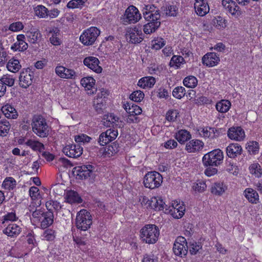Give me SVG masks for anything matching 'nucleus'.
<instances>
[{"mask_svg":"<svg viewBox=\"0 0 262 262\" xmlns=\"http://www.w3.org/2000/svg\"><path fill=\"white\" fill-rule=\"evenodd\" d=\"M31 127L33 132L40 138L47 137L49 134L50 127L46 119L41 115L33 117Z\"/></svg>","mask_w":262,"mask_h":262,"instance_id":"obj_1","label":"nucleus"},{"mask_svg":"<svg viewBox=\"0 0 262 262\" xmlns=\"http://www.w3.org/2000/svg\"><path fill=\"white\" fill-rule=\"evenodd\" d=\"M223 152L217 148L205 154L202 158V163L205 167H216L223 162Z\"/></svg>","mask_w":262,"mask_h":262,"instance_id":"obj_2","label":"nucleus"},{"mask_svg":"<svg viewBox=\"0 0 262 262\" xmlns=\"http://www.w3.org/2000/svg\"><path fill=\"white\" fill-rule=\"evenodd\" d=\"M140 233L142 240L148 244H155L160 234L158 227L152 224L145 225L141 229Z\"/></svg>","mask_w":262,"mask_h":262,"instance_id":"obj_3","label":"nucleus"},{"mask_svg":"<svg viewBox=\"0 0 262 262\" xmlns=\"http://www.w3.org/2000/svg\"><path fill=\"white\" fill-rule=\"evenodd\" d=\"M163 182V177L158 172L151 171L148 172L144 177L143 185L145 187L150 189L159 188Z\"/></svg>","mask_w":262,"mask_h":262,"instance_id":"obj_4","label":"nucleus"},{"mask_svg":"<svg viewBox=\"0 0 262 262\" xmlns=\"http://www.w3.org/2000/svg\"><path fill=\"white\" fill-rule=\"evenodd\" d=\"M92 224V217L85 209H81L77 213L75 224L77 228L81 231H86Z\"/></svg>","mask_w":262,"mask_h":262,"instance_id":"obj_5","label":"nucleus"},{"mask_svg":"<svg viewBox=\"0 0 262 262\" xmlns=\"http://www.w3.org/2000/svg\"><path fill=\"white\" fill-rule=\"evenodd\" d=\"M100 34V31L96 27H91L84 30L80 36L79 40L84 46L94 44Z\"/></svg>","mask_w":262,"mask_h":262,"instance_id":"obj_6","label":"nucleus"},{"mask_svg":"<svg viewBox=\"0 0 262 262\" xmlns=\"http://www.w3.org/2000/svg\"><path fill=\"white\" fill-rule=\"evenodd\" d=\"M185 212V206L183 202L174 201L171 206L165 208L164 212L170 213L175 219H180L183 217Z\"/></svg>","mask_w":262,"mask_h":262,"instance_id":"obj_7","label":"nucleus"},{"mask_svg":"<svg viewBox=\"0 0 262 262\" xmlns=\"http://www.w3.org/2000/svg\"><path fill=\"white\" fill-rule=\"evenodd\" d=\"M188 250L186 239L183 236L178 237L173 244V251L176 255L180 257L185 256Z\"/></svg>","mask_w":262,"mask_h":262,"instance_id":"obj_8","label":"nucleus"},{"mask_svg":"<svg viewBox=\"0 0 262 262\" xmlns=\"http://www.w3.org/2000/svg\"><path fill=\"white\" fill-rule=\"evenodd\" d=\"M126 37L127 39L132 43H138L141 42L144 38L141 27L129 28L126 30Z\"/></svg>","mask_w":262,"mask_h":262,"instance_id":"obj_9","label":"nucleus"},{"mask_svg":"<svg viewBox=\"0 0 262 262\" xmlns=\"http://www.w3.org/2000/svg\"><path fill=\"white\" fill-rule=\"evenodd\" d=\"M73 173L80 179H86L95 171V167L91 164L82 165L74 168Z\"/></svg>","mask_w":262,"mask_h":262,"instance_id":"obj_10","label":"nucleus"},{"mask_svg":"<svg viewBox=\"0 0 262 262\" xmlns=\"http://www.w3.org/2000/svg\"><path fill=\"white\" fill-rule=\"evenodd\" d=\"M143 14L146 20H156L160 18L159 11L153 5H148L143 9Z\"/></svg>","mask_w":262,"mask_h":262,"instance_id":"obj_11","label":"nucleus"},{"mask_svg":"<svg viewBox=\"0 0 262 262\" xmlns=\"http://www.w3.org/2000/svg\"><path fill=\"white\" fill-rule=\"evenodd\" d=\"M63 152L70 158H77L82 155L83 148L79 144H69L63 148Z\"/></svg>","mask_w":262,"mask_h":262,"instance_id":"obj_12","label":"nucleus"},{"mask_svg":"<svg viewBox=\"0 0 262 262\" xmlns=\"http://www.w3.org/2000/svg\"><path fill=\"white\" fill-rule=\"evenodd\" d=\"M125 16L126 22L136 23L141 18L138 9L134 6H129L125 11Z\"/></svg>","mask_w":262,"mask_h":262,"instance_id":"obj_13","label":"nucleus"},{"mask_svg":"<svg viewBox=\"0 0 262 262\" xmlns=\"http://www.w3.org/2000/svg\"><path fill=\"white\" fill-rule=\"evenodd\" d=\"M222 5L227 12L237 17L241 14L239 7L232 0H223Z\"/></svg>","mask_w":262,"mask_h":262,"instance_id":"obj_14","label":"nucleus"},{"mask_svg":"<svg viewBox=\"0 0 262 262\" xmlns=\"http://www.w3.org/2000/svg\"><path fill=\"white\" fill-rule=\"evenodd\" d=\"M194 8L195 13L200 16L206 15L210 10L207 0H195Z\"/></svg>","mask_w":262,"mask_h":262,"instance_id":"obj_15","label":"nucleus"},{"mask_svg":"<svg viewBox=\"0 0 262 262\" xmlns=\"http://www.w3.org/2000/svg\"><path fill=\"white\" fill-rule=\"evenodd\" d=\"M204 146V142L199 139L190 140L186 144L185 150L189 153L198 152L201 151Z\"/></svg>","mask_w":262,"mask_h":262,"instance_id":"obj_16","label":"nucleus"},{"mask_svg":"<svg viewBox=\"0 0 262 262\" xmlns=\"http://www.w3.org/2000/svg\"><path fill=\"white\" fill-rule=\"evenodd\" d=\"M229 138L232 140L241 141L244 140L245 134L241 127H232L229 129L227 133Z\"/></svg>","mask_w":262,"mask_h":262,"instance_id":"obj_17","label":"nucleus"},{"mask_svg":"<svg viewBox=\"0 0 262 262\" xmlns=\"http://www.w3.org/2000/svg\"><path fill=\"white\" fill-rule=\"evenodd\" d=\"M99 59L93 56L85 57L83 60L84 64L96 73H100L102 70V68L99 65Z\"/></svg>","mask_w":262,"mask_h":262,"instance_id":"obj_18","label":"nucleus"},{"mask_svg":"<svg viewBox=\"0 0 262 262\" xmlns=\"http://www.w3.org/2000/svg\"><path fill=\"white\" fill-rule=\"evenodd\" d=\"M33 74L30 71H23L20 73L19 84L20 87L26 89L32 83Z\"/></svg>","mask_w":262,"mask_h":262,"instance_id":"obj_19","label":"nucleus"},{"mask_svg":"<svg viewBox=\"0 0 262 262\" xmlns=\"http://www.w3.org/2000/svg\"><path fill=\"white\" fill-rule=\"evenodd\" d=\"M55 73L62 78L75 79L76 77V73L73 70L66 68L61 66L56 67Z\"/></svg>","mask_w":262,"mask_h":262,"instance_id":"obj_20","label":"nucleus"},{"mask_svg":"<svg viewBox=\"0 0 262 262\" xmlns=\"http://www.w3.org/2000/svg\"><path fill=\"white\" fill-rule=\"evenodd\" d=\"M226 150L229 158L234 159L242 154L243 148L238 143H233L226 147Z\"/></svg>","mask_w":262,"mask_h":262,"instance_id":"obj_21","label":"nucleus"},{"mask_svg":"<svg viewBox=\"0 0 262 262\" xmlns=\"http://www.w3.org/2000/svg\"><path fill=\"white\" fill-rule=\"evenodd\" d=\"M220 61L219 55L213 52L208 53L202 57L203 64L208 67L215 66Z\"/></svg>","mask_w":262,"mask_h":262,"instance_id":"obj_22","label":"nucleus"},{"mask_svg":"<svg viewBox=\"0 0 262 262\" xmlns=\"http://www.w3.org/2000/svg\"><path fill=\"white\" fill-rule=\"evenodd\" d=\"M17 41L11 46V49L15 51H24L27 49L28 43L25 41V36L24 34H19L16 37Z\"/></svg>","mask_w":262,"mask_h":262,"instance_id":"obj_23","label":"nucleus"},{"mask_svg":"<svg viewBox=\"0 0 262 262\" xmlns=\"http://www.w3.org/2000/svg\"><path fill=\"white\" fill-rule=\"evenodd\" d=\"M64 199L67 203L76 204L82 203V200L79 194L72 190H67L64 193Z\"/></svg>","mask_w":262,"mask_h":262,"instance_id":"obj_24","label":"nucleus"},{"mask_svg":"<svg viewBox=\"0 0 262 262\" xmlns=\"http://www.w3.org/2000/svg\"><path fill=\"white\" fill-rule=\"evenodd\" d=\"M119 118L114 114H110L104 116L102 122L103 124L106 127H121L119 124Z\"/></svg>","mask_w":262,"mask_h":262,"instance_id":"obj_25","label":"nucleus"},{"mask_svg":"<svg viewBox=\"0 0 262 262\" xmlns=\"http://www.w3.org/2000/svg\"><path fill=\"white\" fill-rule=\"evenodd\" d=\"M168 206L163 201L161 197L154 196L150 199V208L155 210L165 211V208H167Z\"/></svg>","mask_w":262,"mask_h":262,"instance_id":"obj_26","label":"nucleus"},{"mask_svg":"<svg viewBox=\"0 0 262 262\" xmlns=\"http://www.w3.org/2000/svg\"><path fill=\"white\" fill-rule=\"evenodd\" d=\"M21 228L15 224H10L3 230V233L8 236L16 237L21 232Z\"/></svg>","mask_w":262,"mask_h":262,"instance_id":"obj_27","label":"nucleus"},{"mask_svg":"<svg viewBox=\"0 0 262 262\" xmlns=\"http://www.w3.org/2000/svg\"><path fill=\"white\" fill-rule=\"evenodd\" d=\"M244 195L248 201L252 204H256L259 201V195L255 190L247 188L244 191Z\"/></svg>","mask_w":262,"mask_h":262,"instance_id":"obj_28","label":"nucleus"},{"mask_svg":"<svg viewBox=\"0 0 262 262\" xmlns=\"http://www.w3.org/2000/svg\"><path fill=\"white\" fill-rule=\"evenodd\" d=\"M215 131L214 128L210 127H200L197 132L200 137L204 138H214L215 137Z\"/></svg>","mask_w":262,"mask_h":262,"instance_id":"obj_29","label":"nucleus"},{"mask_svg":"<svg viewBox=\"0 0 262 262\" xmlns=\"http://www.w3.org/2000/svg\"><path fill=\"white\" fill-rule=\"evenodd\" d=\"M53 213L51 211L45 212L39 221L40 226L42 229H46L51 225L53 223Z\"/></svg>","mask_w":262,"mask_h":262,"instance_id":"obj_30","label":"nucleus"},{"mask_svg":"<svg viewBox=\"0 0 262 262\" xmlns=\"http://www.w3.org/2000/svg\"><path fill=\"white\" fill-rule=\"evenodd\" d=\"M149 22L144 25L143 31L146 34L155 32L160 26L161 23L159 20H148Z\"/></svg>","mask_w":262,"mask_h":262,"instance_id":"obj_31","label":"nucleus"},{"mask_svg":"<svg viewBox=\"0 0 262 262\" xmlns=\"http://www.w3.org/2000/svg\"><path fill=\"white\" fill-rule=\"evenodd\" d=\"M124 108L130 116L139 115L142 112L139 106L129 102H127L124 104Z\"/></svg>","mask_w":262,"mask_h":262,"instance_id":"obj_32","label":"nucleus"},{"mask_svg":"<svg viewBox=\"0 0 262 262\" xmlns=\"http://www.w3.org/2000/svg\"><path fill=\"white\" fill-rule=\"evenodd\" d=\"M81 84L87 90H90V94H93V89H95V80L92 77H86L82 78L80 80Z\"/></svg>","mask_w":262,"mask_h":262,"instance_id":"obj_33","label":"nucleus"},{"mask_svg":"<svg viewBox=\"0 0 262 262\" xmlns=\"http://www.w3.org/2000/svg\"><path fill=\"white\" fill-rule=\"evenodd\" d=\"M1 110L5 116L8 118L15 119L16 118L18 115L14 107L9 104H6L3 106Z\"/></svg>","mask_w":262,"mask_h":262,"instance_id":"obj_34","label":"nucleus"},{"mask_svg":"<svg viewBox=\"0 0 262 262\" xmlns=\"http://www.w3.org/2000/svg\"><path fill=\"white\" fill-rule=\"evenodd\" d=\"M174 137L180 143L184 144L191 138V135L186 129H181L175 134Z\"/></svg>","mask_w":262,"mask_h":262,"instance_id":"obj_35","label":"nucleus"},{"mask_svg":"<svg viewBox=\"0 0 262 262\" xmlns=\"http://www.w3.org/2000/svg\"><path fill=\"white\" fill-rule=\"evenodd\" d=\"M155 82V78L153 77H144L139 80L138 85L143 89L151 88L154 85Z\"/></svg>","mask_w":262,"mask_h":262,"instance_id":"obj_36","label":"nucleus"},{"mask_svg":"<svg viewBox=\"0 0 262 262\" xmlns=\"http://www.w3.org/2000/svg\"><path fill=\"white\" fill-rule=\"evenodd\" d=\"M249 172L255 178H259L262 176V167L257 162L251 164L248 168Z\"/></svg>","mask_w":262,"mask_h":262,"instance_id":"obj_37","label":"nucleus"},{"mask_svg":"<svg viewBox=\"0 0 262 262\" xmlns=\"http://www.w3.org/2000/svg\"><path fill=\"white\" fill-rule=\"evenodd\" d=\"M26 145L35 151L41 152L45 149V146L42 143L32 139H28L26 143Z\"/></svg>","mask_w":262,"mask_h":262,"instance_id":"obj_38","label":"nucleus"},{"mask_svg":"<svg viewBox=\"0 0 262 262\" xmlns=\"http://www.w3.org/2000/svg\"><path fill=\"white\" fill-rule=\"evenodd\" d=\"M227 188V187L223 182H216L212 186L211 191L215 195H221L225 192Z\"/></svg>","mask_w":262,"mask_h":262,"instance_id":"obj_39","label":"nucleus"},{"mask_svg":"<svg viewBox=\"0 0 262 262\" xmlns=\"http://www.w3.org/2000/svg\"><path fill=\"white\" fill-rule=\"evenodd\" d=\"M231 106V102L229 100L223 99L216 103L215 107L218 112L225 113L229 110Z\"/></svg>","mask_w":262,"mask_h":262,"instance_id":"obj_40","label":"nucleus"},{"mask_svg":"<svg viewBox=\"0 0 262 262\" xmlns=\"http://www.w3.org/2000/svg\"><path fill=\"white\" fill-rule=\"evenodd\" d=\"M51 36L50 37V42L54 46H58L61 43L60 39H59L60 30L57 28H53L50 31Z\"/></svg>","mask_w":262,"mask_h":262,"instance_id":"obj_41","label":"nucleus"},{"mask_svg":"<svg viewBox=\"0 0 262 262\" xmlns=\"http://www.w3.org/2000/svg\"><path fill=\"white\" fill-rule=\"evenodd\" d=\"M118 144L116 142H114L112 144H110L105 147L103 154L105 157H110L118 152Z\"/></svg>","mask_w":262,"mask_h":262,"instance_id":"obj_42","label":"nucleus"},{"mask_svg":"<svg viewBox=\"0 0 262 262\" xmlns=\"http://www.w3.org/2000/svg\"><path fill=\"white\" fill-rule=\"evenodd\" d=\"M212 24L216 29L221 30L226 27L227 20L221 16H217L212 20Z\"/></svg>","mask_w":262,"mask_h":262,"instance_id":"obj_43","label":"nucleus"},{"mask_svg":"<svg viewBox=\"0 0 262 262\" xmlns=\"http://www.w3.org/2000/svg\"><path fill=\"white\" fill-rule=\"evenodd\" d=\"M185 62L184 58L181 56L173 55L169 62V66L174 67L175 69L180 68L182 64H184Z\"/></svg>","mask_w":262,"mask_h":262,"instance_id":"obj_44","label":"nucleus"},{"mask_svg":"<svg viewBox=\"0 0 262 262\" xmlns=\"http://www.w3.org/2000/svg\"><path fill=\"white\" fill-rule=\"evenodd\" d=\"M21 68V65L18 60L12 58L10 59L7 63V69L13 73H15L18 71Z\"/></svg>","mask_w":262,"mask_h":262,"instance_id":"obj_45","label":"nucleus"},{"mask_svg":"<svg viewBox=\"0 0 262 262\" xmlns=\"http://www.w3.org/2000/svg\"><path fill=\"white\" fill-rule=\"evenodd\" d=\"M46 206L48 211L53 212L54 210L55 211H59L61 209V205L59 202L57 201L50 200L46 202Z\"/></svg>","mask_w":262,"mask_h":262,"instance_id":"obj_46","label":"nucleus"},{"mask_svg":"<svg viewBox=\"0 0 262 262\" xmlns=\"http://www.w3.org/2000/svg\"><path fill=\"white\" fill-rule=\"evenodd\" d=\"M246 149L250 155H255L259 152V144L256 141H249L246 144Z\"/></svg>","mask_w":262,"mask_h":262,"instance_id":"obj_47","label":"nucleus"},{"mask_svg":"<svg viewBox=\"0 0 262 262\" xmlns=\"http://www.w3.org/2000/svg\"><path fill=\"white\" fill-rule=\"evenodd\" d=\"M16 185L15 180L12 177L6 178L2 184V187L5 189L11 190H13Z\"/></svg>","mask_w":262,"mask_h":262,"instance_id":"obj_48","label":"nucleus"},{"mask_svg":"<svg viewBox=\"0 0 262 262\" xmlns=\"http://www.w3.org/2000/svg\"><path fill=\"white\" fill-rule=\"evenodd\" d=\"M40 36L39 31L36 30H32L27 33L28 41L32 43H36L40 37Z\"/></svg>","mask_w":262,"mask_h":262,"instance_id":"obj_49","label":"nucleus"},{"mask_svg":"<svg viewBox=\"0 0 262 262\" xmlns=\"http://www.w3.org/2000/svg\"><path fill=\"white\" fill-rule=\"evenodd\" d=\"M183 82L185 86L189 88H194L198 84V80L193 76H188L184 78Z\"/></svg>","mask_w":262,"mask_h":262,"instance_id":"obj_50","label":"nucleus"},{"mask_svg":"<svg viewBox=\"0 0 262 262\" xmlns=\"http://www.w3.org/2000/svg\"><path fill=\"white\" fill-rule=\"evenodd\" d=\"M56 236L55 231L51 229L45 230L41 235L42 239L47 241H53Z\"/></svg>","mask_w":262,"mask_h":262,"instance_id":"obj_51","label":"nucleus"},{"mask_svg":"<svg viewBox=\"0 0 262 262\" xmlns=\"http://www.w3.org/2000/svg\"><path fill=\"white\" fill-rule=\"evenodd\" d=\"M36 16L40 18H46L48 17V10L42 5H38L34 9Z\"/></svg>","mask_w":262,"mask_h":262,"instance_id":"obj_52","label":"nucleus"},{"mask_svg":"<svg viewBox=\"0 0 262 262\" xmlns=\"http://www.w3.org/2000/svg\"><path fill=\"white\" fill-rule=\"evenodd\" d=\"M15 79L12 75L6 74L3 75L0 79V82L5 86H12L14 84Z\"/></svg>","mask_w":262,"mask_h":262,"instance_id":"obj_53","label":"nucleus"},{"mask_svg":"<svg viewBox=\"0 0 262 262\" xmlns=\"http://www.w3.org/2000/svg\"><path fill=\"white\" fill-rule=\"evenodd\" d=\"M74 139L78 144L80 145L82 143L85 144L89 143L92 140V138L85 134H81L75 136Z\"/></svg>","mask_w":262,"mask_h":262,"instance_id":"obj_54","label":"nucleus"},{"mask_svg":"<svg viewBox=\"0 0 262 262\" xmlns=\"http://www.w3.org/2000/svg\"><path fill=\"white\" fill-rule=\"evenodd\" d=\"M88 0H71L67 4L70 9L81 8Z\"/></svg>","mask_w":262,"mask_h":262,"instance_id":"obj_55","label":"nucleus"},{"mask_svg":"<svg viewBox=\"0 0 262 262\" xmlns=\"http://www.w3.org/2000/svg\"><path fill=\"white\" fill-rule=\"evenodd\" d=\"M186 94L185 89L183 86H177L172 91L173 96L177 98L180 99L183 98Z\"/></svg>","mask_w":262,"mask_h":262,"instance_id":"obj_56","label":"nucleus"},{"mask_svg":"<svg viewBox=\"0 0 262 262\" xmlns=\"http://www.w3.org/2000/svg\"><path fill=\"white\" fill-rule=\"evenodd\" d=\"M10 125L6 120L0 121V136L6 135L8 133Z\"/></svg>","mask_w":262,"mask_h":262,"instance_id":"obj_57","label":"nucleus"},{"mask_svg":"<svg viewBox=\"0 0 262 262\" xmlns=\"http://www.w3.org/2000/svg\"><path fill=\"white\" fill-rule=\"evenodd\" d=\"M226 170L233 175L236 176L238 173L237 167L233 162L227 161L226 163Z\"/></svg>","mask_w":262,"mask_h":262,"instance_id":"obj_58","label":"nucleus"},{"mask_svg":"<svg viewBox=\"0 0 262 262\" xmlns=\"http://www.w3.org/2000/svg\"><path fill=\"white\" fill-rule=\"evenodd\" d=\"M24 28V25L22 22L16 21L11 24L8 27V30L13 32H17L22 30Z\"/></svg>","mask_w":262,"mask_h":262,"instance_id":"obj_59","label":"nucleus"},{"mask_svg":"<svg viewBox=\"0 0 262 262\" xmlns=\"http://www.w3.org/2000/svg\"><path fill=\"white\" fill-rule=\"evenodd\" d=\"M144 94L141 91H136L133 92L129 96V98L135 102H140L143 100Z\"/></svg>","mask_w":262,"mask_h":262,"instance_id":"obj_60","label":"nucleus"},{"mask_svg":"<svg viewBox=\"0 0 262 262\" xmlns=\"http://www.w3.org/2000/svg\"><path fill=\"white\" fill-rule=\"evenodd\" d=\"M165 45V41L162 38H157L152 41V48L159 50Z\"/></svg>","mask_w":262,"mask_h":262,"instance_id":"obj_61","label":"nucleus"},{"mask_svg":"<svg viewBox=\"0 0 262 262\" xmlns=\"http://www.w3.org/2000/svg\"><path fill=\"white\" fill-rule=\"evenodd\" d=\"M179 115V112L177 110H169L166 115V118L167 120L170 122H173L176 120V118Z\"/></svg>","mask_w":262,"mask_h":262,"instance_id":"obj_62","label":"nucleus"},{"mask_svg":"<svg viewBox=\"0 0 262 262\" xmlns=\"http://www.w3.org/2000/svg\"><path fill=\"white\" fill-rule=\"evenodd\" d=\"M4 222L6 221L14 222L17 220L15 211L12 210L11 212H7L5 215L3 216Z\"/></svg>","mask_w":262,"mask_h":262,"instance_id":"obj_63","label":"nucleus"},{"mask_svg":"<svg viewBox=\"0 0 262 262\" xmlns=\"http://www.w3.org/2000/svg\"><path fill=\"white\" fill-rule=\"evenodd\" d=\"M202 248V246L196 242L190 243L188 249L191 254H195Z\"/></svg>","mask_w":262,"mask_h":262,"instance_id":"obj_64","label":"nucleus"}]
</instances>
